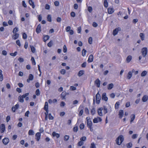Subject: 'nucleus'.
Here are the masks:
<instances>
[{
    "label": "nucleus",
    "mask_w": 148,
    "mask_h": 148,
    "mask_svg": "<svg viewBox=\"0 0 148 148\" xmlns=\"http://www.w3.org/2000/svg\"><path fill=\"white\" fill-rule=\"evenodd\" d=\"M49 38V36L48 35H46L44 36L43 37V40L45 42L48 40Z\"/></svg>",
    "instance_id": "obj_25"
},
{
    "label": "nucleus",
    "mask_w": 148,
    "mask_h": 148,
    "mask_svg": "<svg viewBox=\"0 0 148 148\" xmlns=\"http://www.w3.org/2000/svg\"><path fill=\"white\" fill-rule=\"evenodd\" d=\"M132 146V143L130 142L126 144V147L127 148H130Z\"/></svg>",
    "instance_id": "obj_42"
},
{
    "label": "nucleus",
    "mask_w": 148,
    "mask_h": 148,
    "mask_svg": "<svg viewBox=\"0 0 148 148\" xmlns=\"http://www.w3.org/2000/svg\"><path fill=\"white\" fill-rule=\"evenodd\" d=\"M70 89L71 90H74L76 89V87H74L73 86H70Z\"/></svg>",
    "instance_id": "obj_59"
},
{
    "label": "nucleus",
    "mask_w": 148,
    "mask_h": 148,
    "mask_svg": "<svg viewBox=\"0 0 148 148\" xmlns=\"http://www.w3.org/2000/svg\"><path fill=\"white\" fill-rule=\"evenodd\" d=\"M52 134L53 137L56 136L57 138H59L60 136L59 134L55 132H53Z\"/></svg>",
    "instance_id": "obj_23"
},
{
    "label": "nucleus",
    "mask_w": 148,
    "mask_h": 148,
    "mask_svg": "<svg viewBox=\"0 0 148 148\" xmlns=\"http://www.w3.org/2000/svg\"><path fill=\"white\" fill-rule=\"evenodd\" d=\"M90 148H96V147L94 143H92L90 147Z\"/></svg>",
    "instance_id": "obj_57"
},
{
    "label": "nucleus",
    "mask_w": 148,
    "mask_h": 148,
    "mask_svg": "<svg viewBox=\"0 0 148 148\" xmlns=\"http://www.w3.org/2000/svg\"><path fill=\"white\" fill-rule=\"evenodd\" d=\"M34 132L32 130H30L28 132V135H33L34 134Z\"/></svg>",
    "instance_id": "obj_36"
},
{
    "label": "nucleus",
    "mask_w": 148,
    "mask_h": 148,
    "mask_svg": "<svg viewBox=\"0 0 148 148\" xmlns=\"http://www.w3.org/2000/svg\"><path fill=\"white\" fill-rule=\"evenodd\" d=\"M17 52L15 51L14 53H10V55L12 56H15L17 55Z\"/></svg>",
    "instance_id": "obj_51"
},
{
    "label": "nucleus",
    "mask_w": 148,
    "mask_h": 148,
    "mask_svg": "<svg viewBox=\"0 0 148 148\" xmlns=\"http://www.w3.org/2000/svg\"><path fill=\"white\" fill-rule=\"evenodd\" d=\"M36 94L37 96H39L40 95V92L39 89H38L36 91Z\"/></svg>",
    "instance_id": "obj_46"
},
{
    "label": "nucleus",
    "mask_w": 148,
    "mask_h": 148,
    "mask_svg": "<svg viewBox=\"0 0 148 148\" xmlns=\"http://www.w3.org/2000/svg\"><path fill=\"white\" fill-rule=\"evenodd\" d=\"M29 3L30 5L33 8H34L35 7V5L34 2L33 1V0H29Z\"/></svg>",
    "instance_id": "obj_15"
},
{
    "label": "nucleus",
    "mask_w": 148,
    "mask_h": 148,
    "mask_svg": "<svg viewBox=\"0 0 148 148\" xmlns=\"http://www.w3.org/2000/svg\"><path fill=\"white\" fill-rule=\"evenodd\" d=\"M29 95V93H27L23 95L22 96L23 98H25Z\"/></svg>",
    "instance_id": "obj_60"
},
{
    "label": "nucleus",
    "mask_w": 148,
    "mask_h": 148,
    "mask_svg": "<svg viewBox=\"0 0 148 148\" xmlns=\"http://www.w3.org/2000/svg\"><path fill=\"white\" fill-rule=\"evenodd\" d=\"M102 100H104L105 101H107L108 100V98L106 96V93H103L102 95Z\"/></svg>",
    "instance_id": "obj_9"
},
{
    "label": "nucleus",
    "mask_w": 148,
    "mask_h": 148,
    "mask_svg": "<svg viewBox=\"0 0 148 148\" xmlns=\"http://www.w3.org/2000/svg\"><path fill=\"white\" fill-rule=\"evenodd\" d=\"M140 38L141 40L142 41L144 40H145V34L143 33H140Z\"/></svg>",
    "instance_id": "obj_22"
},
{
    "label": "nucleus",
    "mask_w": 148,
    "mask_h": 148,
    "mask_svg": "<svg viewBox=\"0 0 148 148\" xmlns=\"http://www.w3.org/2000/svg\"><path fill=\"white\" fill-rule=\"evenodd\" d=\"M121 30V29L120 27H118L115 28L113 32V34L114 36L116 35L118 33L119 31Z\"/></svg>",
    "instance_id": "obj_8"
},
{
    "label": "nucleus",
    "mask_w": 148,
    "mask_h": 148,
    "mask_svg": "<svg viewBox=\"0 0 148 148\" xmlns=\"http://www.w3.org/2000/svg\"><path fill=\"white\" fill-rule=\"evenodd\" d=\"M14 34L12 36V38L14 40H16L18 38L19 34L18 33Z\"/></svg>",
    "instance_id": "obj_24"
},
{
    "label": "nucleus",
    "mask_w": 148,
    "mask_h": 148,
    "mask_svg": "<svg viewBox=\"0 0 148 148\" xmlns=\"http://www.w3.org/2000/svg\"><path fill=\"white\" fill-rule=\"evenodd\" d=\"M81 141H79L78 143V146H80L82 145L84 143L83 142V141H85L86 139H80Z\"/></svg>",
    "instance_id": "obj_27"
},
{
    "label": "nucleus",
    "mask_w": 148,
    "mask_h": 148,
    "mask_svg": "<svg viewBox=\"0 0 148 148\" xmlns=\"http://www.w3.org/2000/svg\"><path fill=\"white\" fill-rule=\"evenodd\" d=\"M93 60V56L91 54L89 56L88 62H92Z\"/></svg>",
    "instance_id": "obj_13"
},
{
    "label": "nucleus",
    "mask_w": 148,
    "mask_h": 148,
    "mask_svg": "<svg viewBox=\"0 0 148 148\" xmlns=\"http://www.w3.org/2000/svg\"><path fill=\"white\" fill-rule=\"evenodd\" d=\"M53 45V42L52 40H51L47 44V46L49 47H51Z\"/></svg>",
    "instance_id": "obj_47"
},
{
    "label": "nucleus",
    "mask_w": 148,
    "mask_h": 148,
    "mask_svg": "<svg viewBox=\"0 0 148 148\" xmlns=\"http://www.w3.org/2000/svg\"><path fill=\"white\" fill-rule=\"evenodd\" d=\"M147 71H144L141 73V75L142 77L145 76L147 74Z\"/></svg>",
    "instance_id": "obj_43"
},
{
    "label": "nucleus",
    "mask_w": 148,
    "mask_h": 148,
    "mask_svg": "<svg viewBox=\"0 0 148 148\" xmlns=\"http://www.w3.org/2000/svg\"><path fill=\"white\" fill-rule=\"evenodd\" d=\"M44 110L48 109V103L47 102H45L44 107Z\"/></svg>",
    "instance_id": "obj_41"
},
{
    "label": "nucleus",
    "mask_w": 148,
    "mask_h": 148,
    "mask_svg": "<svg viewBox=\"0 0 148 148\" xmlns=\"http://www.w3.org/2000/svg\"><path fill=\"white\" fill-rule=\"evenodd\" d=\"M88 42L90 44H92V38L91 37H90L89 38L88 40Z\"/></svg>",
    "instance_id": "obj_56"
},
{
    "label": "nucleus",
    "mask_w": 148,
    "mask_h": 148,
    "mask_svg": "<svg viewBox=\"0 0 148 148\" xmlns=\"http://www.w3.org/2000/svg\"><path fill=\"white\" fill-rule=\"evenodd\" d=\"M47 20L49 22H51L52 21L51 16L50 14H48L47 16Z\"/></svg>",
    "instance_id": "obj_26"
},
{
    "label": "nucleus",
    "mask_w": 148,
    "mask_h": 148,
    "mask_svg": "<svg viewBox=\"0 0 148 148\" xmlns=\"http://www.w3.org/2000/svg\"><path fill=\"white\" fill-rule=\"evenodd\" d=\"M19 105L17 103L14 106H13L12 108V110L13 112H14L16 111V110H17L18 108Z\"/></svg>",
    "instance_id": "obj_5"
},
{
    "label": "nucleus",
    "mask_w": 148,
    "mask_h": 148,
    "mask_svg": "<svg viewBox=\"0 0 148 148\" xmlns=\"http://www.w3.org/2000/svg\"><path fill=\"white\" fill-rule=\"evenodd\" d=\"M30 47L31 48L32 52L33 53H35L36 52V49L32 45H30Z\"/></svg>",
    "instance_id": "obj_32"
},
{
    "label": "nucleus",
    "mask_w": 148,
    "mask_h": 148,
    "mask_svg": "<svg viewBox=\"0 0 148 148\" xmlns=\"http://www.w3.org/2000/svg\"><path fill=\"white\" fill-rule=\"evenodd\" d=\"M46 111V112H45V120L47 121L48 120V115L49 114H48L49 110L48 109L47 110H44Z\"/></svg>",
    "instance_id": "obj_20"
},
{
    "label": "nucleus",
    "mask_w": 148,
    "mask_h": 148,
    "mask_svg": "<svg viewBox=\"0 0 148 148\" xmlns=\"http://www.w3.org/2000/svg\"><path fill=\"white\" fill-rule=\"evenodd\" d=\"M71 16V17H74L75 16V14L74 12H72L70 14Z\"/></svg>",
    "instance_id": "obj_64"
},
{
    "label": "nucleus",
    "mask_w": 148,
    "mask_h": 148,
    "mask_svg": "<svg viewBox=\"0 0 148 148\" xmlns=\"http://www.w3.org/2000/svg\"><path fill=\"white\" fill-rule=\"evenodd\" d=\"M124 139H116V144L119 145H120L122 142L123 141Z\"/></svg>",
    "instance_id": "obj_19"
},
{
    "label": "nucleus",
    "mask_w": 148,
    "mask_h": 148,
    "mask_svg": "<svg viewBox=\"0 0 148 148\" xmlns=\"http://www.w3.org/2000/svg\"><path fill=\"white\" fill-rule=\"evenodd\" d=\"M29 95V93H27L23 95L22 96L23 98H25Z\"/></svg>",
    "instance_id": "obj_61"
},
{
    "label": "nucleus",
    "mask_w": 148,
    "mask_h": 148,
    "mask_svg": "<svg viewBox=\"0 0 148 148\" xmlns=\"http://www.w3.org/2000/svg\"><path fill=\"white\" fill-rule=\"evenodd\" d=\"M41 136V133L39 132H37L35 135V136L36 139H40Z\"/></svg>",
    "instance_id": "obj_28"
},
{
    "label": "nucleus",
    "mask_w": 148,
    "mask_h": 148,
    "mask_svg": "<svg viewBox=\"0 0 148 148\" xmlns=\"http://www.w3.org/2000/svg\"><path fill=\"white\" fill-rule=\"evenodd\" d=\"M131 119L130 120V123H132L135 119V116L134 114H132L131 116Z\"/></svg>",
    "instance_id": "obj_29"
},
{
    "label": "nucleus",
    "mask_w": 148,
    "mask_h": 148,
    "mask_svg": "<svg viewBox=\"0 0 148 148\" xmlns=\"http://www.w3.org/2000/svg\"><path fill=\"white\" fill-rule=\"evenodd\" d=\"M84 72L85 71L84 70H81L78 72L77 75L79 77H81L84 74Z\"/></svg>",
    "instance_id": "obj_18"
},
{
    "label": "nucleus",
    "mask_w": 148,
    "mask_h": 148,
    "mask_svg": "<svg viewBox=\"0 0 148 148\" xmlns=\"http://www.w3.org/2000/svg\"><path fill=\"white\" fill-rule=\"evenodd\" d=\"M60 72L61 74L64 75L66 71L65 69H62L60 70Z\"/></svg>",
    "instance_id": "obj_54"
},
{
    "label": "nucleus",
    "mask_w": 148,
    "mask_h": 148,
    "mask_svg": "<svg viewBox=\"0 0 148 148\" xmlns=\"http://www.w3.org/2000/svg\"><path fill=\"white\" fill-rule=\"evenodd\" d=\"M77 32L78 33H80L81 31V27H78L77 29Z\"/></svg>",
    "instance_id": "obj_63"
},
{
    "label": "nucleus",
    "mask_w": 148,
    "mask_h": 148,
    "mask_svg": "<svg viewBox=\"0 0 148 148\" xmlns=\"http://www.w3.org/2000/svg\"><path fill=\"white\" fill-rule=\"evenodd\" d=\"M114 86V85L112 83L109 84L108 86V90H110L112 89Z\"/></svg>",
    "instance_id": "obj_34"
},
{
    "label": "nucleus",
    "mask_w": 148,
    "mask_h": 148,
    "mask_svg": "<svg viewBox=\"0 0 148 148\" xmlns=\"http://www.w3.org/2000/svg\"><path fill=\"white\" fill-rule=\"evenodd\" d=\"M16 43L18 46H19V47H21V44L20 43V40H17L16 41Z\"/></svg>",
    "instance_id": "obj_55"
},
{
    "label": "nucleus",
    "mask_w": 148,
    "mask_h": 148,
    "mask_svg": "<svg viewBox=\"0 0 148 148\" xmlns=\"http://www.w3.org/2000/svg\"><path fill=\"white\" fill-rule=\"evenodd\" d=\"M86 51L84 49H83L82 52V55L83 56H84L86 55Z\"/></svg>",
    "instance_id": "obj_45"
},
{
    "label": "nucleus",
    "mask_w": 148,
    "mask_h": 148,
    "mask_svg": "<svg viewBox=\"0 0 148 148\" xmlns=\"http://www.w3.org/2000/svg\"><path fill=\"white\" fill-rule=\"evenodd\" d=\"M3 76L2 74V71H1L0 72V81H2L3 80Z\"/></svg>",
    "instance_id": "obj_44"
},
{
    "label": "nucleus",
    "mask_w": 148,
    "mask_h": 148,
    "mask_svg": "<svg viewBox=\"0 0 148 148\" xmlns=\"http://www.w3.org/2000/svg\"><path fill=\"white\" fill-rule=\"evenodd\" d=\"M148 99V96L147 95H145L143 97L142 100L143 102H146Z\"/></svg>",
    "instance_id": "obj_17"
},
{
    "label": "nucleus",
    "mask_w": 148,
    "mask_h": 148,
    "mask_svg": "<svg viewBox=\"0 0 148 148\" xmlns=\"http://www.w3.org/2000/svg\"><path fill=\"white\" fill-rule=\"evenodd\" d=\"M73 130L75 132H77L78 130L77 127V126L74 127L73 128Z\"/></svg>",
    "instance_id": "obj_62"
},
{
    "label": "nucleus",
    "mask_w": 148,
    "mask_h": 148,
    "mask_svg": "<svg viewBox=\"0 0 148 148\" xmlns=\"http://www.w3.org/2000/svg\"><path fill=\"white\" fill-rule=\"evenodd\" d=\"M103 108H99L97 110V112L98 114L100 116H102L103 114L102 112V111L103 110Z\"/></svg>",
    "instance_id": "obj_12"
},
{
    "label": "nucleus",
    "mask_w": 148,
    "mask_h": 148,
    "mask_svg": "<svg viewBox=\"0 0 148 148\" xmlns=\"http://www.w3.org/2000/svg\"><path fill=\"white\" fill-rule=\"evenodd\" d=\"M123 115V110H121L119 111V118L121 119L122 118Z\"/></svg>",
    "instance_id": "obj_16"
},
{
    "label": "nucleus",
    "mask_w": 148,
    "mask_h": 148,
    "mask_svg": "<svg viewBox=\"0 0 148 148\" xmlns=\"http://www.w3.org/2000/svg\"><path fill=\"white\" fill-rule=\"evenodd\" d=\"M23 99L22 96H20L18 97L19 101L20 102L23 103L24 102V100Z\"/></svg>",
    "instance_id": "obj_33"
},
{
    "label": "nucleus",
    "mask_w": 148,
    "mask_h": 148,
    "mask_svg": "<svg viewBox=\"0 0 148 148\" xmlns=\"http://www.w3.org/2000/svg\"><path fill=\"white\" fill-rule=\"evenodd\" d=\"M67 51V49L65 45H64L63 46V51L64 53H66Z\"/></svg>",
    "instance_id": "obj_52"
},
{
    "label": "nucleus",
    "mask_w": 148,
    "mask_h": 148,
    "mask_svg": "<svg viewBox=\"0 0 148 148\" xmlns=\"http://www.w3.org/2000/svg\"><path fill=\"white\" fill-rule=\"evenodd\" d=\"M87 126L88 127L91 131L92 132L93 131L92 127V123L91 120H88L87 122Z\"/></svg>",
    "instance_id": "obj_2"
},
{
    "label": "nucleus",
    "mask_w": 148,
    "mask_h": 148,
    "mask_svg": "<svg viewBox=\"0 0 148 148\" xmlns=\"http://www.w3.org/2000/svg\"><path fill=\"white\" fill-rule=\"evenodd\" d=\"M2 142L3 144L7 145L9 142V139H2Z\"/></svg>",
    "instance_id": "obj_30"
},
{
    "label": "nucleus",
    "mask_w": 148,
    "mask_h": 148,
    "mask_svg": "<svg viewBox=\"0 0 148 148\" xmlns=\"http://www.w3.org/2000/svg\"><path fill=\"white\" fill-rule=\"evenodd\" d=\"M41 26L40 24H39L36 29V32L37 34L41 32Z\"/></svg>",
    "instance_id": "obj_14"
},
{
    "label": "nucleus",
    "mask_w": 148,
    "mask_h": 148,
    "mask_svg": "<svg viewBox=\"0 0 148 148\" xmlns=\"http://www.w3.org/2000/svg\"><path fill=\"white\" fill-rule=\"evenodd\" d=\"M34 78V76L32 74H30L29 75V78L27 79V82L28 83L30 82V81L33 80Z\"/></svg>",
    "instance_id": "obj_11"
},
{
    "label": "nucleus",
    "mask_w": 148,
    "mask_h": 148,
    "mask_svg": "<svg viewBox=\"0 0 148 148\" xmlns=\"http://www.w3.org/2000/svg\"><path fill=\"white\" fill-rule=\"evenodd\" d=\"M119 105L120 103L119 101H117L116 102L115 104V108L116 109H117L118 108Z\"/></svg>",
    "instance_id": "obj_38"
},
{
    "label": "nucleus",
    "mask_w": 148,
    "mask_h": 148,
    "mask_svg": "<svg viewBox=\"0 0 148 148\" xmlns=\"http://www.w3.org/2000/svg\"><path fill=\"white\" fill-rule=\"evenodd\" d=\"M100 82L99 79H97L95 81V84L97 87L99 88L100 87Z\"/></svg>",
    "instance_id": "obj_6"
},
{
    "label": "nucleus",
    "mask_w": 148,
    "mask_h": 148,
    "mask_svg": "<svg viewBox=\"0 0 148 148\" xmlns=\"http://www.w3.org/2000/svg\"><path fill=\"white\" fill-rule=\"evenodd\" d=\"M66 105L64 101H61L60 104V106L62 107H64Z\"/></svg>",
    "instance_id": "obj_50"
},
{
    "label": "nucleus",
    "mask_w": 148,
    "mask_h": 148,
    "mask_svg": "<svg viewBox=\"0 0 148 148\" xmlns=\"http://www.w3.org/2000/svg\"><path fill=\"white\" fill-rule=\"evenodd\" d=\"M66 95V92H62L61 94V97L62 99H65V96Z\"/></svg>",
    "instance_id": "obj_39"
},
{
    "label": "nucleus",
    "mask_w": 148,
    "mask_h": 148,
    "mask_svg": "<svg viewBox=\"0 0 148 148\" xmlns=\"http://www.w3.org/2000/svg\"><path fill=\"white\" fill-rule=\"evenodd\" d=\"M31 61L32 62V64L33 65H35L36 64V62L34 59V58L33 57H31Z\"/></svg>",
    "instance_id": "obj_31"
},
{
    "label": "nucleus",
    "mask_w": 148,
    "mask_h": 148,
    "mask_svg": "<svg viewBox=\"0 0 148 148\" xmlns=\"http://www.w3.org/2000/svg\"><path fill=\"white\" fill-rule=\"evenodd\" d=\"M22 37L23 39H26L27 37V36L25 33H23L22 34Z\"/></svg>",
    "instance_id": "obj_48"
},
{
    "label": "nucleus",
    "mask_w": 148,
    "mask_h": 148,
    "mask_svg": "<svg viewBox=\"0 0 148 148\" xmlns=\"http://www.w3.org/2000/svg\"><path fill=\"white\" fill-rule=\"evenodd\" d=\"M79 127L81 130L83 129L84 127V125L83 123H82L80 124Z\"/></svg>",
    "instance_id": "obj_58"
},
{
    "label": "nucleus",
    "mask_w": 148,
    "mask_h": 148,
    "mask_svg": "<svg viewBox=\"0 0 148 148\" xmlns=\"http://www.w3.org/2000/svg\"><path fill=\"white\" fill-rule=\"evenodd\" d=\"M104 6L106 8H107L108 6V3L107 0H104L103 3Z\"/></svg>",
    "instance_id": "obj_35"
},
{
    "label": "nucleus",
    "mask_w": 148,
    "mask_h": 148,
    "mask_svg": "<svg viewBox=\"0 0 148 148\" xmlns=\"http://www.w3.org/2000/svg\"><path fill=\"white\" fill-rule=\"evenodd\" d=\"M132 73L131 71H129L127 75V78L128 79H130L132 77Z\"/></svg>",
    "instance_id": "obj_37"
},
{
    "label": "nucleus",
    "mask_w": 148,
    "mask_h": 148,
    "mask_svg": "<svg viewBox=\"0 0 148 148\" xmlns=\"http://www.w3.org/2000/svg\"><path fill=\"white\" fill-rule=\"evenodd\" d=\"M96 103L97 104H99L100 102L101 96L98 92L96 95Z\"/></svg>",
    "instance_id": "obj_3"
},
{
    "label": "nucleus",
    "mask_w": 148,
    "mask_h": 148,
    "mask_svg": "<svg viewBox=\"0 0 148 148\" xmlns=\"http://www.w3.org/2000/svg\"><path fill=\"white\" fill-rule=\"evenodd\" d=\"M18 28L16 27L14 29L12 32L14 34H16L18 32Z\"/></svg>",
    "instance_id": "obj_40"
},
{
    "label": "nucleus",
    "mask_w": 148,
    "mask_h": 148,
    "mask_svg": "<svg viewBox=\"0 0 148 148\" xmlns=\"http://www.w3.org/2000/svg\"><path fill=\"white\" fill-rule=\"evenodd\" d=\"M132 56L130 55L128 56L127 58L126 59L127 62V63L130 62L132 60Z\"/></svg>",
    "instance_id": "obj_21"
},
{
    "label": "nucleus",
    "mask_w": 148,
    "mask_h": 148,
    "mask_svg": "<svg viewBox=\"0 0 148 148\" xmlns=\"http://www.w3.org/2000/svg\"><path fill=\"white\" fill-rule=\"evenodd\" d=\"M114 9L113 8L111 7H109L108 9V12L109 14H111L114 12Z\"/></svg>",
    "instance_id": "obj_10"
},
{
    "label": "nucleus",
    "mask_w": 148,
    "mask_h": 148,
    "mask_svg": "<svg viewBox=\"0 0 148 148\" xmlns=\"http://www.w3.org/2000/svg\"><path fill=\"white\" fill-rule=\"evenodd\" d=\"M5 127L4 124H2L0 125V132L1 133H3L5 130Z\"/></svg>",
    "instance_id": "obj_4"
},
{
    "label": "nucleus",
    "mask_w": 148,
    "mask_h": 148,
    "mask_svg": "<svg viewBox=\"0 0 148 148\" xmlns=\"http://www.w3.org/2000/svg\"><path fill=\"white\" fill-rule=\"evenodd\" d=\"M48 115L49 116V120H53V119L54 117L51 113L49 114Z\"/></svg>",
    "instance_id": "obj_53"
},
{
    "label": "nucleus",
    "mask_w": 148,
    "mask_h": 148,
    "mask_svg": "<svg viewBox=\"0 0 148 148\" xmlns=\"http://www.w3.org/2000/svg\"><path fill=\"white\" fill-rule=\"evenodd\" d=\"M147 52V47H144L142 49L141 53L142 56L143 57H145L146 56Z\"/></svg>",
    "instance_id": "obj_1"
},
{
    "label": "nucleus",
    "mask_w": 148,
    "mask_h": 148,
    "mask_svg": "<svg viewBox=\"0 0 148 148\" xmlns=\"http://www.w3.org/2000/svg\"><path fill=\"white\" fill-rule=\"evenodd\" d=\"M103 112L104 114L108 112V109L105 106L104 108H103Z\"/></svg>",
    "instance_id": "obj_49"
},
{
    "label": "nucleus",
    "mask_w": 148,
    "mask_h": 148,
    "mask_svg": "<svg viewBox=\"0 0 148 148\" xmlns=\"http://www.w3.org/2000/svg\"><path fill=\"white\" fill-rule=\"evenodd\" d=\"M83 108L84 107L83 106L80 105L79 107V109H81L79 111V116H81L83 114Z\"/></svg>",
    "instance_id": "obj_7"
}]
</instances>
